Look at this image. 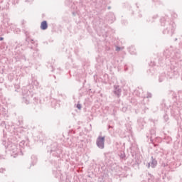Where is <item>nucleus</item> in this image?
I'll use <instances>...</instances> for the list:
<instances>
[{"label": "nucleus", "mask_w": 182, "mask_h": 182, "mask_svg": "<svg viewBox=\"0 0 182 182\" xmlns=\"http://www.w3.org/2000/svg\"><path fill=\"white\" fill-rule=\"evenodd\" d=\"M171 59L182 62L181 51L178 48H174L171 46L164 51L163 56L156 57L149 63V66H161L164 68L165 71L159 76V82L161 83L166 79H173L174 76H178V68L173 65Z\"/></svg>", "instance_id": "nucleus-1"}, {"label": "nucleus", "mask_w": 182, "mask_h": 182, "mask_svg": "<svg viewBox=\"0 0 182 182\" xmlns=\"http://www.w3.org/2000/svg\"><path fill=\"white\" fill-rule=\"evenodd\" d=\"M161 26H164L165 28L163 31L164 35H168V36H173L174 31L176 30V23L173 21H170L168 16H166L160 19Z\"/></svg>", "instance_id": "nucleus-2"}, {"label": "nucleus", "mask_w": 182, "mask_h": 182, "mask_svg": "<svg viewBox=\"0 0 182 182\" xmlns=\"http://www.w3.org/2000/svg\"><path fill=\"white\" fill-rule=\"evenodd\" d=\"M47 153L51 157H55L56 159H60L62 156V149L59 146L58 142H53L46 147Z\"/></svg>", "instance_id": "nucleus-3"}, {"label": "nucleus", "mask_w": 182, "mask_h": 182, "mask_svg": "<svg viewBox=\"0 0 182 182\" xmlns=\"http://www.w3.org/2000/svg\"><path fill=\"white\" fill-rule=\"evenodd\" d=\"M90 2L92 6L95 8L97 11L99 13H102L103 11H106V8H107L106 3H105L103 0H90Z\"/></svg>", "instance_id": "nucleus-4"}, {"label": "nucleus", "mask_w": 182, "mask_h": 182, "mask_svg": "<svg viewBox=\"0 0 182 182\" xmlns=\"http://www.w3.org/2000/svg\"><path fill=\"white\" fill-rule=\"evenodd\" d=\"M22 102L26 103V105H29L31 99H32V92L29 91L27 88L22 89Z\"/></svg>", "instance_id": "nucleus-5"}, {"label": "nucleus", "mask_w": 182, "mask_h": 182, "mask_svg": "<svg viewBox=\"0 0 182 182\" xmlns=\"http://www.w3.org/2000/svg\"><path fill=\"white\" fill-rule=\"evenodd\" d=\"M171 115L173 117H181V114H180V107H178V102H175L171 108Z\"/></svg>", "instance_id": "nucleus-6"}, {"label": "nucleus", "mask_w": 182, "mask_h": 182, "mask_svg": "<svg viewBox=\"0 0 182 182\" xmlns=\"http://www.w3.org/2000/svg\"><path fill=\"white\" fill-rule=\"evenodd\" d=\"M9 18H4L3 21H2V26L4 28V30L6 29V28H9L11 29V31H14V32H15V33H18V28H16L15 26H14V24L11 23L9 22Z\"/></svg>", "instance_id": "nucleus-7"}, {"label": "nucleus", "mask_w": 182, "mask_h": 182, "mask_svg": "<svg viewBox=\"0 0 182 182\" xmlns=\"http://www.w3.org/2000/svg\"><path fill=\"white\" fill-rule=\"evenodd\" d=\"M7 149L8 150H9V151H11L13 154H14V157H16V156H18V154H19V151H21L18 149V146H16V144H9L7 146Z\"/></svg>", "instance_id": "nucleus-8"}, {"label": "nucleus", "mask_w": 182, "mask_h": 182, "mask_svg": "<svg viewBox=\"0 0 182 182\" xmlns=\"http://www.w3.org/2000/svg\"><path fill=\"white\" fill-rule=\"evenodd\" d=\"M106 139L105 136H99L96 140V144L98 149L103 150L105 149V140Z\"/></svg>", "instance_id": "nucleus-9"}, {"label": "nucleus", "mask_w": 182, "mask_h": 182, "mask_svg": "<svg viewBox=\"0 0 182 182\" xmlns=\"http://www.w3.org/2000/svg\"><path fill=\"white\" fill-rule=\"evenodd\" d=\"M29 139L28 138H26V140H23L21 141H20L19 143V150H20V153H22L23 150H25V149H28L29 147Z\"/></svg>", "instance_id": "nucleus-10"}, {"label": "nucleus", "mask_w": 182, "mask_h": 182, "mask_svg": "<svg viewBox=\"0 0 182 182\" xmlns=\"http://www.w3.org/2000/svg\"><path fill=\"white\" fill-rule=\"evenodd\" d=\"M32 45L34 46H28V48H30V49H34L35 52L33 53V57L34 58V59H36V60H38V59H41V55H39V52L38 48H36V47L38 46V43H33Z\"/></svg>", "instance_id": "nucleus-11"}, {"label": "nucleus", "mask_w": 182, "mask_h": 182, "mask_svg": "<svg viewBox=\"0 0 182 182\" xmlns=\"http://www.w3.org/2000/svg\"><path fill=\"white\" fill-rule=\"evenodd\" d=\"M134 96H137V97H141L143 99H146V95L143 92V88L138 87L136 90H134L133 92Z\"/></svg>", "instance_id": "nucleus-12"}, {"label": "nucleus", "mask_w": 182, "mask_h": 182, "mask_svg": "<svg viewBox=\"0 0 182 182\" xmlns=\"http://www.w3.org/2000/svg\"><path fill=\"white\" fill-rule=\"evenodd\" d=\"M157 159L151 156V161L147 162L146 166L147 167V168H149V167H151V168H156V167H157Z\"/></svg>", "instance_id": "nucleus-13"}, {"label": "nucleus", "mask_w": 182, "mask_h": 182, "mask_svg": "<svg viewBox=\"0 0 182 182\" xmlns=\"http://www.w3.org/2000/svg\"><path fill=\"white\" fill-rule=\"evenodd\" d=\"M113 93L117 97H120V96H122V88L120 87V85H114Z\"/></svg>", "instance_id": "nucleus-14"}, {"label": "nucleus", "mask_w": 182, "mask_h": 182, "mask_svg": "<svg viewBox=\"0 0 182 182\" xmlns=\"http://www.w3.org/2000/svg\"><path fill=\"white\" fill-rule=\"evenodd\" d=\"M106 19L109 23H113V22L116 21V16H114V14H113L112 12H109L106 16Z\"/></svg>", "instance_id": "nucleus-15"}, {"label": "nucleus", "mask_w": 182, "mask_h": 182, "mask_svg": "<svg viewBox=\"0 0 182 182\" xmlns=\"http://www.w3.org/2000/svg\"><path fill=\"white\" fill-rule=\"evenodd\" d=\"M23 31L24 32V34L26 35V42H28V43H29V42L31 43H34L35 44V41H33V39H31L29 38V32L28 31H26V29L25 28H23Z\"/></svg>", "instance_id": "nucleus-16"}, {"label": "nucleus", "mask_w": 182, "mask_h": 182, "mask_svg": "<svg viewBox=\"0 0 182 182\" xmlns=\"http://www.w3.org/2000/svg\"><path fill=\"white\" fill-rule=\"evenodd\" d=\"M137 123L140 130H143L144 126L146 125V121H144V118L138 119Z\"/></svg>", "instance_id": "nucleus-17"}, {"label": "nucleus", "mask_w": 182, "mask_h": 182, "mask_svg": "<svg viewBox=\"0 0 182 182\" xmlns=\"http://www.w3.org/2000/svg\"><path fill=\"white\" fill-rule=\"evenodd\" d=\"M103 22V19L100 18V17H96L94 20V23L97 26H98L100 29H102V23Z\"/></svg>", "instance_id": "nucleus-18"}, {"label": "nucleus", "mask_w": 182, "mask_h": 182, "mask_svg": "<svg viewBox=\"0 0 182 182\" xmlns=\"http://www.w3.org/2000/svg\"><path fill=\"white\" fill-rule=\"evenodd\" d=\"M48 21L46 20H44L41 23L40 28L41 31H46V29H48Z\"/></svg>", "instance_id": "nucleus-19"}, {"label": "nucleus", "mask_w": 182, "mask_h": 182, "mask_svg": "<svg viewBox=\"0 0 182 182\" xmlns=\"http://www.w3.org/2000/svg\"><path fill=\"white\" fill-rule=\"evenodd\" d=\"M73 4L75 5V6H76L77 9L85 8V6L83 5V1H82V0H79V1H75Z\"/></svg>", "instance_id": "nucleus-20"}, {"label": "nucleus", "mask_w": 182, "mask_h": 182, "mask_svg": "<svg viewBox=\"0 0 182 182\" xmlns=\"http://www.w3.org/2000/svg\"><path fill=\"white\" fill-rule=\"evenodd\" d=\"M53 174L55 176V178H60V180H63L62 178V173L59 171H53Z\"/></svg>", "instance_id": "nucleus-21"}, {"label": "nucleus", "mask_w": 182, "mask_h": 182, "mask_svg": "<svg viewBox=\"0 0 182 182\" xmlns=\"http://www.w3.org/2000/svg\"><path fill=\"white\" fill-rule=\"evenodd\" d=\"M149 134H150V135H151V136H150V140H151V143H153L154 139H156V130H154V129H151V130L149 131Z\"/></svg>", "instance_id": "nucleus-22"}, {"label": "nucleus", "mask_w": 182, "mask_h": 182, "mask_svg": "<svg viewBox=\"0 0 182 182\" xmlns=\"http://www.w3.org/2000/svg\"><path fill=\"white\" fill-rule=\"evenodd\" d=\"M38 163V156L36 155L31 156V166H35Z\"/></svg>", "instance_id": "nucleus-23"}, {"label": "nucleus", "mask_w": 182, "mask_h": 182, "mask_svg": "<svg viewBox=\"0 0 182 182\" xmlns=\"http://www.w3.org/2000/svg\"><path fill=\"white\" fill-rule=\"evenodd\" d=\"M127 49L130 55H136V48H134V46H132L129 47Z\"/></svg>", "instance_id": "nucleus-24"}, {"label": "nucleus", "mask_w": 182, "mask_h": 182, "mask_svg": "<svg viewBox=\"0 0 182 182\" xmlns=\"http://www.w3.org/2000/svg\"><path fill=\"white\" fill-rule=\"evenodd\" d=\"M42 134H38L37 136H33L35 141H42Z\"/></svg>", "instance_id": "nucleus-25"}, {"label": "nucleus", "mask_w": 182, "mask_h": 182, "mask_svg": "<svg viewBox=\"0 0 182 182\" xmlns=\"http://www.w3.org/2000/svg\"><path fill=\"white\" fill-rule=\"evenodd\" d=\"M119 156L121 160H126V154L124 153V151H121L120 153L119 154Z\"/></svg>", "instance_id": "nucleus-26"}, {"label": "nucleus", "mask_w": 182, "mask_h": 182, "mask_svg": "<svg viewBox=\"0 0 182 182\" xmlns=\"http://www.w3.org/2000/svg\"><path fill=\"white\" fill-rule=\"evenodd\" d=\"M119 109L123 113H126L127 112V106H124L123 102H122V105H119Z\"/></svg>", "instance_id": "nucleus-27"}, {"label": "nucleus", "mask_w": 182, "mask_h": 182, "mask_svg": "<svg viewBox=\"0 0 182 182\" xmlns=\"http://www.w3.org/2000/svg\"><path fill=\"white\" fill-rule=\"evenodd\" d=\"M129 102L133 106H136L137 105V100H136L134 97H132L131 99H129Z\"/></svg>", "instance_id": "nucleus-28"}, {"label": "nucleus", "mask_w": 182, "mask_h": 182, "mask_svg": "<svg viewBox=\"0 0 182 182\" xmlns=\"http://www.w3.org/2000/svg\"><path fill=\"white\" fill-rule=\"evenodd\" d=\"M148 182H154V176L151 173H148Z\"/></svg>", "instance_id": "nucleus-29"}, {"label": "nucleus", "mask_w": 182, "mask_h": 182, "mask_svg": "<svg viewBox=\"0 0 182 182\" xmlns=\"http://www.w3.org/2000/svg\"><path fill=\"white\" fill-rule=\"evenodd\" d=\"M48 69H49L50 70V72H53L55 70V69L53 68V65H52L51 63H48L46 65Z\"/></svg>", "instance_id": "nucleus-30"}, {"label": "nucleus", "mask_w": 182, "mask_h": 182, "mask_svg": "<svg viewBox=\"0 0 182 182\" xmlns=\"http://www.w3.org/2000/svg\"><path fill=\"white\" fill-rule=\"evenodd\" d=\"M17 59H21L22 60H25L26 62V57L24 54H21L17 56Z\"/></svg>", "instance_id": "nucleus-31"}, {"label": "nucleus", "mask_w": 182, "mask_h": 182, "mask_svg": "<svg viewBox=\"0 0 182 182\" xmlns=\"http://www.w3.org/2000/svg\"><path fill=\"white\" fill-rule=\"evenodd\" d=\"M33 100H34V105H38V103L41 102V100H39V97H33Z\"/></svg>", "instance_id": "nucleus-32"}, {"label": "nucleus", "mask_w": 182, "mask_h": 182, "mask_svg": "<svg viewBox=\"0 0 182 182\" xmlns=\"http://www.w3.org/2000/svg\"><path fill=\"white\" fill-rule=\"evenodd\" d=\"M4 26L2 25H0V36H2L4 35Z\"/></svg>", "instance_id": "nucleus-33"}, {"label": "nucleus", "mask_w": 182, "mask_h": 182, "mask_svg": "<svg viewBox=\"0 0 182 182\" xmlns=\"http://www.w3.org/2000/svg\"><path fill=\"white\" fill-rule=\"evenodd\" d=\"M152 2L155 4V5H160L161 4V2L160 1V0H152Z\"/></svg>", "instance_id": "nucleus-34"}, {"label": "nucleus", "mask_w": 182, "mask_h": 182, "mask_svg": "<svg viewBox=\"0 0 182 182\" xmlns=\"http://www.w3.org/2000/svg\"><path fill=\"white\" fill-rule=\"evenodd\" d=\"M133 166L134 167H139L140 166V161H136Z\"/></svg>", "instance_id": "nucleus-35"}, {"label": "nucleus", "mask_w": 182, "mask_h": 182, "mask_svg": "<svg viewBox=\"0 0 182 182\" xmlns=\"http://www.w3.org/2000/svg\"><path fill=\"white\" fill-rule=\"evenodd\" d=\"M10 2L13 4V5H16L19 2V0H10Z\"/></svg>", "instance_id": "nucleus-36"}, {"label": "nucleus", "mask_w": 182, "mask_h": 182, "mask_svg": "<svg viewBox=\"0 0 182 182\" xmlns=\"http://www.w3.org/2000/svg\"><path fill=\"white\" fill-rule=\"evenodd\" d=\"M178 95L180 100H182V90H180L178 92Z\"/></svg>", "instance_id": "nucleus-37"}, {"label": "nucleus", "mask_w": 182, "mask_h": 182, "mask_svg": "<svg viewBox=\"0 0 182 182\" xmlns=\"http://www.w3.org/2000/svg\"><path fill=\"white\" fill-rule=\"evenodd\" d=\"M164 119L165 122H168V115H167V114H165L164 115Z\"/></svg>", "instance_id": "nucleus-38"}, {"label": "nucleus", "mask_w": 182, "mask_h": 182, "mask_svg": "<svg viewBox=\"0 0 182 182\" xmlns=\"http://www.w3.org/2000/svg\"><path fill=\"white\" fill-rule=\"evenodd\" d=\"M77 109H78V110H80L82 109V105L80 103H77L76 105Z\"/></svg>", "instance_id": "nucleus-39"}, {"label": "nucleus", "mask_w": 182, "mask_h": 182, "mask_svg": "<svg viewBox=\"0 0 182 182\" xmlns=\"http://www.w3.org/2000/svg\"><path fill=\"white\" fill-rule=\"evenodd\" d=\"M151 96H152L151 93L147 92L146 96H145V97H146V99H150Z\"/></svg>", "instance_id": "nucleus-40"}, {"label": "nucleus", "mask_w": 182, "mask_h": 182, "mask_svg": "<svg viewBox=\"0 0 182 182\" xmlns=\"http://www.w3.org/2000/svg\"><path fill=\"white\" fill-rule=\"evenodd\" d=\"M22 53L21 52V50H19V48H17V57L19 55H21Z\"/></svg>", "instance_id": "nucleus-41"}, {"label": "nucleus", "mask_w": 182, "mask_h": 182, "mask_svg": "<svg viewBox=\"0 0 182 182\" xmlns=\"http://www.w3.org/2000/svg\"><path fill=\"white\" fill-rule=\"evenodd\" d=\"M25 23H26V21L23 20V21H22V28H25Z\"/></svg>", "instance_id": "nucleus-42"}, {"label": "nucleus", "mask_w": 182, "mask_h": 182, "mask_svg": "<svg viewBox=\"0 0 182 182\" xmlns=\"http://www.w3.org/2000/svg\"><path fill=\"white\" fill-rule=\"evenodd\" d=\"M122 50V48H120L119 46H116V50H117V52H119V50Z\"/></svg>", "instance_id": "nucleus-43"}, {"label": "nucleus", "mask_w": 182, "mask_h": 182, "mask_svg": "<svg viewBox=\"0 0 182 182\" xmlns=\"http://www.w3.org/2000/svg\"><path fill=\"white\" fill-rule=\"evenodd\" d=\"M5 9H6L5 8V6H2L0 5V12H1V11H5Z\"/></svg>", "instance_id": "nucleus-44"}, {"label": "nucleus", "mask_w": 182, "mask_h": 182, "mask_svg": "<svg viewBox=\"0 0 182 182\" xmlns=\"http://www.w3.org/2000/svg\"><path fill=\"white\" fill-rule=\"evenodd\" d=\"M55 70H56V73H58L59 75H60V68H57Z\"/></svg>", "instance_id": "nucleus-45"}, {"label": "nucleus", "mask_w": 182, "mask_h": 182, "mask_svg": "<svg viewBox=\"0 0 182 182\" xmlns=\"http://www.w3.org/2000/svg\"><path fill=\"white\" fill-rule=\"evenodd\" d=\"M0 160H5V156H4V155L0 154Z\"/></svg>", "instance_id": "nucleus-46"}, {"label": "nucleus", "mask_w": 182, "mask_h": 182, "mask_svg": "<svg viewBox=\"0 0 182 182\" xmlns=\"http://www.w3.org/2000/svg\"><path fill=\"white\" fill-rule=\"evenodd\" d=\"M128 70H129V68H127V65H124V71H125V72H127Z\"/></svg>", "instance_id": "nucleus-47"}, {"label": "nucleus", "mask_w": 182, "mask_h": 182, "mask_svg": "<svg viewBox=\"0 0 182 182\" xmlns=\"http://www.w3.org/2000/svg\"><path fill=\"white\" fill-rule=\"evenodd\" d=\"M161 105L163 106V107H167V105H166V103L164 102V100H163V103L161 104Z\"/></svg>", "instance_id": "nucleus-48"}, {"label": "nucleus", "mask_w": 182, "mask_h": 182, "mask_svg": "<svg viewBox=\"0 0 182 182\" xmlns=\"http://www.w3.org/2000/svg\"><path fill=\"white\" fill-rule=\"evenodd\" d=\"M4 171H5V168H0V173H4Z\"/></svg>", "instance_id": "nucleus-49"}, {"label": "nucleus", "mask_w": 182, "mask_h": 182, "mask_svg": "<svg viewBox=\"0 0 182 182\" xmlns=\"http://www.w3.org/2000/svg\"><path fill=\"white\" fill-rule=\"evenodd\" d=\"M104 77H107V79H109V75L105 74Z\"/></svg>", "instance_id": "nucleus-50"}, {"label": "nucleus", "mask_w": 182, "mask_h": 182, "mask_svg": "<svg viewBox=\"0 0 182 182\" xmlns=\"http://www.w3.org/2000/svg\"><path fill=\"white\" fill-rule=\"evenodd\" d=\"M50 161V163H51V164H55V161L51 160V161Z\"/></svg>", "instance_id": "nucleus-51"}, {"label": "nucleus", "mask_w": 182, "mask_h": 182, "mask_svg": "<svg viewBox=\"0 0 182 182\" xmlns=\"http://www.w3.org/2000/svg\"><path fill=\"white\" fill-rule=\"evenodd\" d=\"M173 100H177V96L173 95Z\"/></svg>", "instance_id": "nucleus-52"}, {"label": "nucleus", "mask_w": 182, "mask_h": 182, "mask_svg": "<svg viewBox=\"0 0 182 182\" xmlns=\"http://www.w3.org/2000/svg\"><path fill=\"white\" fill-rule=\"evenodd\" d=\"M20 137H21V136L18 134V135H17V141H19Z\"/></svg>", "instance_id": "nucleus-53"}, {"label": "nucleus", "mask_w": 182, "mask_h": 182, "mask_svg": "<svg viewBox=\"0 0 182 182\" xmlns=\"http://www.w3.org/2000/svg\"><path fill=\"white\" fill-rule=\"evenodd\" d=\"M138 16H139V18H142L143 15H141V14H139Z\"/></svg>", "instance_id": "nucleus-54"}, {"label": "nucleus", "mask_w": 182, "mask_h": 182, "mask_svg": "<svg viewBox=\"0 0 182 182\" xmlns=\"http://www.w3.org/2000/svg\"><path fill=\"white\" fill-rule=\"evenodd\" d=\"M110 49V47H107L106 48V50H109Z\"/></svg>", "instance_id": "nucleus-55"}, {"label": "nucleus", "mask_w": 182, "mask_h": 182, "mask_svg": "<svg viewBox=\"0 0 182 182\" xmlns=\"http://www.w3.org/2000/svg\"><path fill=\"white\" fill-rule=\"evenodd\" d=\"M0 41H4V37H0Z\"/></svg>", "instance_id": "nucleus-56"}, {"label": "nucleus", "mask_w": 182, "mask_h": 182, "mask_svg": "<svg viewBox=\"0 0 182 182\" xmlns=\"http://www.w3.org/2000/svg\"><path fill=\"white\" fill-rule=\"evenodd\" d=\"M107 9H112V7L110 6H107Z\"/></svg>", "instance_id": "nucleus-57"}, {"label": "nucleus", "mask_w": 182, "mask_h": 182, "mask_svg": "<svg viewBox=\"0 0 182 182\" xmlns=\"http://www.w3.org/2000/svg\"><path fill=\"white\" fill-rule=\"evenodd\" d=\"M73 15L74 16H76V13L73 12Z\"/></svg>", "instance_id": "nucleus-58"}, {"label": "nucleus", "mask_w": 182, "mask_h": 182, "mask_svg": "<svg viewBox=\"0 0 182 182\" xmlns=\"http://www.w3.org/2000/svg\"><path fill=\"white\" fill-rule=\"evenodd\" d=\"M107 33V31L105 30H104V32H102V33Z\"/></svg>", "instance_id": "nucleus-59"}, {"label": "nucleus", "mask_w": 182, "mask_h": 182, "mask_svg": "<svg viewBox=\"0 0 182 182\" xmlns=\"http://www.w3.org/2000/svg\"><path fill=\"white\" fill-rule=\"evenodd\" d=\"M53 77L54 79H56V76H55V75H53Z\"/></svg>", "instance_id": "nucleus-60"}, {"label": "nucleus", "mask_w": 182, "mask_h": 182, "mask_svg": "<svg viewBox=\"0 0 182 182\" xmlns=\"http://www.w3.org/2000/svg\"><path fill=\"white\" fill-rule=\"evenodd\" d=\"M149 70H153V68H151L149 69Z\"/></svg>", "instance_id": "nucleus-61"}, {"label": "nucleus", "mask_w": 182, "mask_h": 182, "mask_svg": "<svg viewBox=\"0 0 182 182\" xmlns=\"http://www.w3.org/2000/svg\"><path fill=\"white\" fill-rule=\"evenodd\" d=\"M176 41H177V38H175V42H176Z\"/></svg>", "instance_id": "nucleus-62"}, {"label": "nucleus", "mask_w": 182, "mask_h": 182, "mask_svg": "<svg viewBox=\"0 0 182 182\" xmlns=\"http://www.w3.org/2000/svg\"><path fill=\"white\" fill-rule=\"evenodd\" d=\"M2 124H5V122H3Z\"/></svg>", "instance_id": "nucleus-63"}, {"label": "nucleus", "mask_w": 182, "mask_h": 182, "mask_svg": "<svg viewBox=\"0 0 182 182\" xmlns=\"http://www.w3.org/2000/svg\"><path fill=\"white\" fill-rule=\"evenodd\" d=\"M136 8H139V6H137V4H136Z\"/></svg>", "instance_id": "nucleus-64"}]
</instances>
